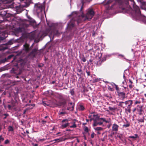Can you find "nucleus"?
<instances>
[{
	"instance_id": "f257e3e1",
	"label": "nucleus",
	"mask_w": 146,
	"mask_h": 146,
	"mask_svg": "<svg viewBox=\"0 0 146 146\" xmlns=\"http://www.w3.org/2000/svg\"><path fill=\"white\" fill-rule=\"evenodd\" d=\"M129 1L133 3L134 17L136 19L139 18L141 15L140 9L138 6L135 5L134 0H116L115 3L119 6L123 13H128L131 9L130 6L129 4Z\"/></svg>"
},
{
	"instance_id": "f03ea898",
	"label": "nucleus",
	"mask_w": 146,
	"mask_h": 146,
	"mask_svg": "<svg viewBox=\"0 0 146 146\" xmlns=\"http://www.w3.org/2000/svg\"><path fill=\"white\" fill-rule=\"evenodd\" d=\"M132 100H128L124 102H119V106L123 108L126 107L125 109V111H128L129 113L131 112V108L133 104Z\"/></svg>"
},
{
	"instance_id": "7ed1b4c3",
	"label": "nucleus",
	"mask_w": 146,
	"mask_h": 146,
	"mask_svg": "<svg viewBox=\"0 0 146 146\" xmlns=\"http://www.w3.org/2000/svg\"><path fill=\"white\" fill-rule=\"evenodd\" d=\"M115 86L118 95L121 98L124 99L125 98V93L123 91V89H125L126 88V87H123V88H119L117 85L115 84Z\"/></svg>"
},
{
	"instance_id": "20e7f679",
	"label": "nucleus",
	"mask_w": 146,
	"mask_h": 146,
	"mask_svg": "<svg viewBox=\"0 0 146 146\" xmlns=\"http://www.w3.org/2000/svg\"><path fill=\"white\" fill-rule=\"evenodd\" d=\"M35 7L36 13L38 14L42 11L44 5L40 3H38L35 4Z\"/></svg>"
},
{
	"instance_id": "39448f33",
	"label": "nucleus",
	"mask_w": 146,
	"mask_h": 146,
	"mask_svg": "<svg viewBox=\"0 0 146 146\" xmlns=\"http://www.w3.org/2000/svg\"><path fill=\"white\" fill-rule=\"evenodd\" d=\"M95 13L93 9H88V11L86 14V17L87 19H91L94 16Z\"/></svg>"
},
{
	"instance_id": "423d86ee",
	"label": "nucleus",
	"mask_w": 146,
	"mask_h": 146,
	"mask_svg": "<svg viewBox=\"0 0 146 146\" xmlns=\"http://www.w3.org/2000/svg\"><path fill=\"white\" fill-rule=\"evenodd\" d=\"M104 122H105L107 123L109 122L108 121L106 120L105 118H100L95 124H93V126L94 127L98 125H101Z\"/></svg>"
},
{
	"instance_id": "0eeeda50",
	"label": "nucleus",
	"mask_w": 146,
	"mask_h": 146,
	"mask_svg": "<svg viewBox=\"0 0 146 146\" xmlns=\"http://www.w3.org/2000/svg\"><path fill=\"white\" fill-rule=\"evenodd\" d=\"M86 16L83 15H82L78 17L77 20L76 21L77 22L78 24L80 23L86 21Z\"/></svg>"
},
{
	"instance_id": "6e6552de",
	"label": "nucleus",
	"mask_w": 146,
	"mask_h": 146,
	"mask_svg": "<svg viewBox=\"0 0 146 146\" xmlns=\"http://www.w3.org/2000/svg\"><path fill=\"white\" fill-rule=\"evenodd\" d=\"M62 123L61 124V127L62 129H64L68 126L69 124L68 122V120L67 119H64L62 121Z\"/></svg>"
},
{
	"instance_id": "1a4fd4ad",
	"label": "nucleus",
	"mask_w": 146,
	"mask_h": 146,
	"mask_svg": "<svg viewBox=\"0 0 146 146\" xmlns=\"http://www.w3.org/2000/svg\"><path fill=\"white\" fill-rule=\"evenodd\" d=\"M137 1L141 4V9H146V2H144L143 0H137Z\"/></svg>"
},
{
	"instance_id": "9d476101",
	"label": "nucleus",
	"mask_w": 146,
	"mask_h": 146,
	"mask_svg": "<svg viewBox=\"0 0 146 146\" xmlns=\"http://www.w3.org/2000/svg\"><path fill=\"white\" fill-rule=\"evenodd\" d=\"M24 50L26 52H28L31 50V48H29V44L26 42L23 45Z\"/></svg>"
},
{
	"instance_id": "9b49d317",
	"label": "nucleus",
	"mask_w": 146,
	"mask_h": 146,
	"mask_svg": "<svg viewBox=\"0 0 146 146\" xmlns=\"http://www.w3.org/2000/svg\"><path fill=\"white\" fill-rule=\"evenodd\" d=\"M142 99L138 96L135 99L133 100L134 105L140 104L141 102V100Z\"/></svg>"
},
{
	"instance_id": "f8f14e48",
	"label": "nucleus",
	"mask_w": 146,
	"mask_h": 146,
	"mask_svg": "<svg viewBox=\"0 0 146 146\" xmlns=\"http://www.w3.org/2000/svg\"><path fill=\"white\" fill-rule=\"evenodd\" d=\"M107 133L106 132L103 133L102 134V137L100 140L102 141H104L107 139Z\"/></svg>"
},
{
	"instance_id": "ddd939ff",
	"label": "nucleus",
	"mask_w": 146,
	"mask_h": 146,
	"mask_svg": "<svg viewBox=\"0 0 146 146\" xmlns=\"http://www.w3.org/2000/svg\"><path fill=\"white\" fill-rule=\"evenodd\" d=\"M139 118L137 119V120L139 122L144 123V116L143 115H139Z\"/></svg>"
},
{
	"instance_id": "4468645a",
	"label": "nucleus",
	"mask_w": 146,
	"mask_h": 146,
	"mask_svg": "<svg viewBox=\"0 0 146 146\" xmlns=\"http://www.w3.org/2000/svg\"><path fill=\"white\" fill-rule=\"evenodd\" d=\"M119 126L117 124L114 123L113 124L112 127V130L113 131L117 132L118 130Z\"/></svg>"
},
{
	"instance_id": "2eb2a0df",
	"label": "nucleus",
	"mask_w": 146,
	"mask_h": 146,
	"mask_svg": "<svg viewBox=\"0 0 146 146\" xmlns=\"http://www.w3.org/2000/svg\"><path fill=\"white\" fill-rule=\"evenodd\" d=\"M93 116L94 117L93 118V121H94V123L93 124H95L100 118L98 114L94 115Z\"/></svg>"
},
{
	"instance_id": "dca6fc26",
	"label": "nucleus",
	"mask_w": 146,
	"mask_h": 146,
	"mask_svg": "<svg viewBox=\"0 0 146 146\" xmlns=\"http://www.w3.org/2000/svg\"><path fill=\"white\" fill-rule=\"evenodd\" d=\"M75 23L74 22H73V20L72 19L70 22L68 24V27L70 28H71L74 27Z\"/></svg>"
},
{
	"instance_id": "f3484780",
	"label": "nucleus",
	"mask_w": 146,
	"mask_h": 146,
	"mask_svg": "<svg viewBox=\"0 0 146 146\" xmlns=\"http://www.w3.org/2000/svg\"><path fill=\"white\" fill-rule=\"evenodd\" d=\"M16 31L17 32L21 33L24 32L25 31V29L24 27H19L16 29Z\"/></svg>"
},
{
	"instance_id": "a211bd4d",
	"label": "nucleus",
	"mask_w": 146,
	"mask_h": 146,
	"mask_svg": "<svg viewBox=\"0 0 146 146\" xmlns=\"http://www.w3.org/2000/svg\"><path fill=\"white\" fill-rule=\"evenodd\" d=\"M37 50L38 49L37 48H35L32 50L31 52V55H35L36 54Z\"/></svg>"
},
{
	"instance_id": "6ab92c4d",
	"label": "nucleus",
	"mask_w": 146,
	"mask_h": 146,
	"mask_svg": "<svg viewBox=\"0 0 146 146\" xmlns=\"http://www.w3.org/2000/svg\"><path fill=\"white\" fill-rule=\"evenodd\" d=\"M14 42V41L13 39H11L7 43H6L5 45H11Z\"/></svg>"
},
{
	"instance_id": "aec40b11",
	"label": "nucleus",
	"mask_w": 146,
	"mask_h": 146,
	"mask_svg": "<svg viewBox=\"0 0 146 146\" xmlns=\"http://www.w3.org/2000/svg\"><path fill=\"white\" fill-rule=\"evenodd\" d=\"M65 140V139H64L62 138H60L59 139H55L54 140V141H56L57 142H61L63 141H64Z\"/></svg>"
},
{
	"instance_id": "412c9836",
	"label": "nucleus",
	"mask_w": 146,
	"mask_h": 146,
	"mask_svg": "<svg viewBox=\"0 0 146 146\" xmlns=\"http://www.w3.org/2000/svg\"><path fill=\"white\" fill-rule=\"evenodd\" d=\"M137 110L139 115H143V111L141 106L140 107V109H138Z\"/></svg>"
},
{
	"instance_id": "4be33fe9",
	"label": "nucleus",
	"mask_w": 146,
	"mask_h": 146,
	"mask_svg": "<svg viewBox=\"0 0 146 146\" xmlns=\"http://www.w3.org/2000/svg\"><path fill=\"white\" fill-rule=\"evenodd\" d=\"M14 55L13 54H11L7 58H5V61H7L8 60L11 59L13 57Z\"/></svg>"
},
{
	"instance_id": "5701e85b",
	"label": "nucleus",
	"mask_w": 146,
	"mask_h": 146,
	"mask_svg": "<svg viewBox=\"0 0 146 146\" xmlns=\"http://www.w3.org/2000/svg\"><path fill=\"white\" fill-rule=\"evenodd\" d=\"M52 33L53 34V35H58V31L56 29H54L52 31Z\"/></svg>"
},
{
	"instance_id": "b1692460",
	"label": "nucleus",
	"mask_w": 146,
	"mask_h": 146,
	"mask_svg": "<svg viewBox=\"0 0 146 146\" xmlns=\"http://www.w3.org/2000/svg\"><path fill=\"white\" fill-rule=\"evenodd\" d=\"M94 129L95 131H102L103 129V128L102 127H94Z\"/></svg>"
},
{
	"instance_id": "393cba45",
	"label": "nucleus",
	"mask_w": 146,
	"mask_h": 146,
	"mask_svg": "<svg viewBox=\"0 0 146 146\" xmlns=\"http://www.w3.org/2000/svg\"><path fill=\"white\" fill-rule=\"evenodd\" d=\"M30 23L33 25L35 26V27H37L38 25H36V22L35 20H31L30 21Z\"/></svg>"
},
{
	"instance_id": "a878e982",
	"label": "nucleus",
	"mask_w": 146,
	"mask_h": 146,
	"mask_svg": "<svg viewBox=\"0 0 146 146\" xmlns=\"http://www.w3.org/2000/svg\"><path fill=\"white\" fill-rule=\"evenodd\" d=\"M103 62L102 61L101 59H100L99 60L97 61L96 65L98 66H99L102 65Z\"/></svg>"
},
{
	"instance_id": "bb28decb",
	"label": "nucleus",
	"mask_w": 146,
	"mask_h": 146,
	"mask_svg": "<svg viewBox=\"0 0 146 146\" xmlns=\"http://www.w3.org/2000/svg\"><path fill=\"white\" fill-rule=\"evenodd\" d=\"M114 134V133L113 132L111 133L110 134H109L108 135L109 139H110V140H112V139H111V138L112 137Z\"/></svg>"
},
{
	"instance_id": "cd10ccee",
	"label": "nucleus",
	"mask_w": 146,
	"mask_h": 146,
	"mask_svg": "<svg viewBox=\"0 0 146 146\" xmlns=\"http://www.w3.org/2000/svg\"><path fill=\"white\" fill-rule=\"evenodd\" d=\"M107 56H103L101 60L103 62H104L105 61H106V60L107 59Z\"/></svg>"
},
{
	"instance_id": "c85d7f7f",
	"label": "nucleus",
	"mask_w": 146,
	"mask_h": 146,
	"mask_svg": "<svg viewBox=\"0 0 146 146\" xmlns=\"http://www.w3.org/2000/svg\"><path fill=\"white\" fill-rule=\"evenodd\" d=\"M69 104H70V105H71L72 106V107H71L72 109H71V110L72 111H73L74 110V103H73L72 102H70Z\"/></svg>"
},
{
	"instance_id": "c756f323",
	"label": "nucleus",
	"mask_w": 146,
	"mask_h": 146,
	"mask_svg": "<svg viewBox=\"0 0 146 146\" xmlns=\"http://www.w3.org/2000/svg\"><path fill=\"white\" fill-rule=\"evenodd\" d=\"M138 135L137 134H135L134 136H131L129 137L130 138L135 139L138 137Z\"/></svg>"
},
{
	"instance_id": "7c9ffc66",
	"label": "nucleus",
	"mask_w": 146,
	"mask_h": 146,
	"mask_svg": "<svg viewBox=\"0 0 146 146\" xmlns=\"http://www.w3.org/2000/svg\"><path fill=\"white\" fill-rule=\"evenodd\" d=\"M108 109L110 110L113 111H115L116 109V108L115 107H112L111 106H109L108 107Z\"/></svg>"
},
{
	"instance_id": "2f4dec72",
	"label": "nucleus",
	"mask_w": 146,
	"mask_h": 146,
	"mask_svg": "<svg viewBox=\"0 0 146 146\" xmlns=\"http://www.w3.org/2000/svg\"><path fill=\"white\" fill-rule=\"evenodd\" d=\"M130 126V123H128L126 124L123 125V127L126 128V127H129Z\"/></svg>"
},
{
	"instance_id": "473e14b6",
	"label": "nucleus",
	"mask_w": 146,
	"mask_h": 146,
	"mask_svg": "<svg viewBox=\"0 0 146 146\" xmlns=\"http://www.w3.org/2000/svg\"><path fill=\"white\" fill-rule=\"evenodd\" d=\"M81 3L82 4V6H81V8H80V12L82 11V10L83 9V6H84V2L82 0L81 1Z\"/></svg>"
},
{
	"instance_id": "72a5a7b5",
	"label": "nucleus",
	"mask_w": 146,
	"mask_h": 146,
	"mask_svg": "<svg viewBox=\"0 0 146 146\" xmlns=\"http://www.w3.org/2000/svg\"><path fill=\"white\" fill-rule=\"evenodd\" d=\"M8 131H13V128L11 126H9L8 127Z\"/></svg>"
},
{
	"instance_id": "f704fd0d",
	"label": "nucleus",
	"mask_w": 146,
	"mask_h": 146,
	"mask_svg": "<svg viewBox=\"0 0 146 146\" xmlns=\"http://www.w3.org/2000/svg\"><path fill=\"white\" fill-rule=\"evenodd\" d=\"M79 109L80 110L83 111L84 110V108L83 106L81 105L79 108Z\"/></svg>"
},
{
	"instance_id": "c9c22d12",
	"label": "nucleus",
	"mask_w": 146,
	"mask_h": 146,
	"mask_svg": "<svg viewBox=\"0 0 146 146\" xmlns=\"http://www.w3.org/2000/svg\"><path fill=\"white\" fill-rule=\"evenodd\" d=\"M113 1V0H108L106 3H104V4L105 5H108L109 4H110L111 2H112Z\"/></svg>"
},
{
	"instance_id": "e433bc0d",
	"label": "nucleus",
	"mask_w": 146,
	"mask_h": 146,
	"mask_svg": "<svg viewBox=\"0 0 146 146\" xmlns=\"http://www.w3.org/2000/svg\"><path fill=\"white\" fill-rule=\"evenodd\" d=\"M73 125H72L70 126V128H76V127H77V126H76V124H75V122H73Z\"/></svg>"
},
{
	"instance_id": "4c0bfd02",
	"label": "nucleus",
	"mask_w": 146,
	"mask_h": 146,
	"mask_svg": "<svg viewBox=\"0 0 146 146\" xmlns=\"http://www.w3.org/2000/svg\"><path fill=\"white\" fill-rule=\"evenodd\" d=\"M85 128L84 129V131L86 133H88L89 132V129H88V128L86 126H85L84 127Z\"/></svg>"
},
{
	"instance_id": "58836bf2",
	"label": "nucleus",
	"mask_w": 146,
	"mask_h": 146,
	"mask_svg": "<svg viewBox=\"0 0 146 146\" xmlns=\"http://www.w3.org/2000/svg\"><path fill=\"white\" fill-rule=\"evenodd\" d=\"M70 93L71 95L73 96L74 94V91L73 89L70 90Z\"/></svg>"
},
{
	"instance_id": "ea45409f",
	"label": "nucleus",
	"mask_w": 146,
	"mask_h": 146,
	"mask_svg": "<svg viewBox=\"0 0 146 146\" xmlns=\"http://www.w3.org/2000/svg\"><path fill=\"white\" fill-rule=\"evenodd\" d=\"M4 138L3 137L2 135L0 136V143H1V142L4 141Z\"/></svg>"
},
{
	"instance_id": "a19ab883",
	"label": "nucleus",
	"mask_w": 146,
	"mask_h": 146,
	"mask_svg": "<svg viewBox=\"0 0 146 146\" xmlns=\"http://www.w3.org/2000/svg\"><path fill=\"white\" fill-rule=\"evenodd\" d=\"M3 115H4L5 117H3L4 119H6L7 117L9 115V114L8 113H5Z\"/></svg>"
},
{
	"instance_id": "79ce46f5",
	"label": "nucleus",
	"mask_w": 146,
	"mask_h": 146,
	"mask_svg": "<svg viewBox=\"0 0 146 146\" xmlns=\"http://www.w3.org/2000/svg\"><path fill=\"white\" fill-rule=\"evenodd\" d=\"M81 60L82 61L84 62H85L86 61V59L85 57L84 56L82 57V58L81 59Z\"/></svg>"
},
{
	"instance_id": "37998d69",
	"label": "nucleus",
	"mask_w": 146,
	"mask_h": 146,
	"mask_svg": "<svg viewBox=\"0 0 146 146\" xmlns=\"http://www.w3.org/2000/svg\"><path fill=\"white\" fill-rule=\"evenodd\" d=\"M100 81V79L98 78H96L95 79L93 80V82H99Z\"/></svg>"
},
{
	"instance_id": "c03bdc74",
	"label": "nucleus",
	"mask_w": 146,
	"mask_h": 146,
	"mask_svg": "<svg viewBox=\"0 0 146 146\" xmlns=\"http://www.w3.org/2000/svg\"><path fill=\"white\" fill-rule=\"evenodd\" d=\"M11 105L12 108L14 107L15 106V103L13 102H12Z\"/></svg>"
},
{
	"instance_id": "a18cd8bd",
	"label": "nucleus",
	"mask_w": 146,
	"mask_h": 146,
	"mask_svg": "<svg viewBox=\"0 0 146 146\" xmlns=\"http://www.w3.org/2000/svg\"><path fill=\"white\" fill-rule=\"evenodd\" d=\"M9 143V141L8 139H6L4 143L5 144H8Z\"/></svg>"
},
{
	"instance_id": "49530a36",
	"label": "nucleus",
	"mask_w": 146,
	"mask_h": 146,
	"mask_svg": "<svg viewBox=\"0 0 146 146\" xmlns=\"http://www.w3.org/2000/svg\"><path fill=\"white\" fill-rule=\"evenodd\" d=\"M117 137L119 138V139H122V136L121 135H117Z\"/></svg>"
},
{
	"instance_id": "de8ad7c7",
	"label": "nucleus",
	"mask_w": 146,
	"mask_h": 146,
	"mask_svg": "<svg viewBox=\"0 0 146 146\" xmlns=\"http://www.w3.org/2000/svg\"><path fill=\"white\" fill-rule=\"evenodd\" d=\"M96 135V134L94 132H93L91 135V137L92 138H94V135Z\"/></svg>"
},
{
	"instance_id": "09e8293b",
	"label": "nucleus",
	"mask_w": 146,
	"mask_h": 146,
	"mask_svg": "<svg viewBox=\"0 0 146 146\" xmlns=\"http://www.w3.org/2000/svg\"><path fill=\"white\" fill-rule=\"evenodd\" d=\"M7 82H8V83L7 84H6L7 85H10V84L11 83V81L10 80H8L7 81Z\"/></svg>"
},
{
	"instance_id": "8fccbe9b",
	"label": "nucleus",
	"mask_w": 146,
	"mask_h": 146,
	"mask_svg": "<svg viewBox=\"0 0 146 146\" xmlns=\"http://www.w3.org/2000/svg\"><path fill=\"white\" fill-rule=\"evenodd\" d=\"M7 107L9 110H11L12 107L11 105H8L7 106Z\"/></svg>"
},
{
	"instance_id": "3c124183",
	"label": "nucleus",
	"mask_w": 146,
	"mask_h": 146,
	"mask_svg": "<svg viewBox=\"0 0 146 146\" xmlns=\"http://www.w3.org/2000/svg\"><path fill=\"white\" fill-rule=\"evenodd\" d=\"M28 110L29 109L28 108H27V109L24 110L23 114H25Z\"/></svg>"
},
{
	"instance_id": "603ef678",
	"label": "nucleus",
	"mask_w": 146,
	"mask_h": 146,
	"mask_svg": "<svg viewBox=\"0 0 146 146\" xmlns=\"http://www.w3.org/2000/svg\"><path fill=\"white\" fill-rule=\"evenodd\" d=\"M86 73H87L88 76H90V72L89 71H88L87 70L86 71Z\"/></svg>"
},
{
	"instance_id": "864d4df0",
	"label": "nucleus",
	"mask_w": 146,
	"mask_h": 146,
	"mask_svg": "<svg viewBox=\"0 0 146 146\" xmlns=\"http://www.w3.org/2000/svg\"><path fill=\"white\" fill-rule=\"evenodd\" d=\"M66 102L65 101H64L62 103V104L63 105H65L66 104Z\"/></svg>"
},
{
	"instance_id": "5fc2aeb1",
	"label": "nucleus",
	"mask_w": 146,
	"mask_h": 146,
	"mask_svg": "<svg viewBox=\"0 0 146 146\" xmlns=\"http://www.w3.org/2000/svg\"><path fill=\"white\" fill-rule=\"evenodd\" d=\"M47 121H46L42 120L41 121V122L43 124H44L46 123Z\"/></svg>"
},
{
	"instance_id": "6e6d98bb",
	"label": "nucleus",
	"mask_w": 146,
	"mask_h": 146,
	"mask_svg": "<svg viewBox=\"0 0 146 146\" xmlns=\"http://www.w3.org/2000/svg\"><path fill=\"white\" fill-rule=\"evenodd\" d=\"M129 87L130 89H131L132 88L133 86L132 84L129 85Z\"/></svg>"
},
{
	"instance_id": "4d7b16f0",
	"label": "nucleus",
	"mask_w": 146,
	"mask_h": 146,
	"mask_svg": "<svg viewBox=\"0 0 146 146\" xmlns=\"http://www.w3.org/2000/svg\"><path fill=\"white\" fill-rule=\"evenodd\" d=\"M12 70H13V72L15 73H16L15 71V68H13L12 69Z\"/></svg>"
},
{
	"instance_id": "13d9d810",
	"label": "nucleus",
	"mask_w": 146,
	"mask_h": 146,
	"mask_svg": "<svg viewBox=\"0 0 146 146\" xmlns=\"http://www.w3.org/2000/svg\"><path fill=\"white\" fill-rule=\"evenodd\" d=\"M78 71L79 72H82V70L81 69H79L78 70Z\"/></svg>"
},
{
	"instance_id": "bf43d9fd",
	"label": "nucleus",
	"mask_w": 146,
	"mask_h": 146,
	"mask_svg": "<svg viewBox=\"0 0 146 146\" xmlns=\"http://www.w3.org/2000/svg\"><path fill=\"white\" fill-rule=\"evenodd\" d=\"M66 113L64 112H61L60 113V114L61 115V114H63L65 113Z\"/></svg>"
},
{
	"instance_id": "052dcab7",
	"label": "nucleus",
	"mask_w": 146,
	"mask_h": 146,
	"mask_svg": "<svg viewBox=\"0 0 146 146\" xmlns=\"http://www.w3.org/2000/svg\"><path fill=\"white\" fill-rule=\"evenodd\" d=\"M119 56H121L122 57H124V56L122 54H119L118 55Z\"/></svg>"
},
{
	"instance_id": "680f3d73",
	"label": "nucleus",
	"mask_w": 146,
	"mask_h": 146,
	"mask_svg": "<svg viewBox=\"0 0 146 146\" xmlns=\"http://www.w3.org/2000/svg\"><path fill=\"white\" fill-rule=\"evenodd\" d=\"M71 108L70 107H68L67 108V110H71V109H70Z\"/></svg>"
},
{
	"instance_id": "e2e57ef3",
	"label": "nucleus",
	"mask_w": 146,
	"mask_h": 146,
	"mask_svg": "<svg viewBox=\"0 0 146 146\" xmlns=\"http://www.w3.org/2000/svg\"><path fill=\"white\" fill-rule=\"evenodd\" d=\"M20 64H21V66H23L25 64L23 63H20Z\"/></svg>"
},
{
	"instance_id": "0e129e2a",
	"label": "nucleus",
	"mask_w": 146,
	"mask_h": 146,
	"mask_svg": "<svg viewBox=\"0 0 146 146\" xmlns=\"http://www.w3.org/2000/svg\"><path fill=\"white\" fill-rule=\"evenodd\" d=\"M6 94V92H4L3 93V95H5Z\"/></svg>"
},
{
	"instance_id": "69168bd1",
	"label": "nucleus",
	"mask_w": 146,
	"mask_h": 146,
	"mask_svg": "<svg viewBox=\"0 0 146 146\" xmlns=\"http://www.w3.org/2000/svg\"><path fill=\"white\" fill-rule=\"evenodd\" d=\"M87 124V123H82V125H86Z\"/></svg>"
},
{
	"instance_id": "338daca9",
	"label": "nucleus",
	"mask_w": 146,
	"mask_h": 146,
	"mask_svg": "<svg viewBox=\"0 0 146 146\" xmlns=\"http://www.w3.org/2000/svg\"><path fill=\"white\" fill-rule=\"evenodd\" d=\"M129 82L131 83V84L133 83L132 81L130 80H129Z\"/></svg>"
},
{
	"instance_id": "774afa93",
	"label": "nucleus",
	"mask_w": 146,
	"mask_h": 146,
	"mask_svg": "<svg viewBox=\"0 0 146 146\" xmlns=\"http://www.w3.org/2000/svg\"><path fill=\"white\" fill-rule=\"evenodd\" d=\"M55 82V81H53L52 82L51 84H54Z\"/></svg>"
}]
</instances>
